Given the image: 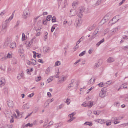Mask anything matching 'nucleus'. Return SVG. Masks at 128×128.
<instances>
[{"instance_id":"1","label":"nucleus","mask_w":128,"mask_h":128,"mask_svg":"<svg viewBox=\"0 0 128 128\" xmlns=\"http://www.w3.org/2000/svg\"><path fill=\"white\" fill-rule=\"evenodd\" d=\"M14 13H13L11 16L9 17L8 20H6L5 21V23L3 24L2 25V29L0 32V34L3 35L5 34L7 29V24L10 22L13 18Z\"/></svg>"},{"instance_id":"2","label":"nucleus","mask_w":128,"mask_h":128,"mask_svg":"<svg viewBox=\"0 0 128 128\" xmlns=\"http://www.w3.org/2000/svg\"><path fill=\"white\" fill-rule=\"evenodd\" d=\"M30 10L29 8H26L24 11L22 16L23 18L26 19L30 16Z\"/></svg>"},{"instance_id":"3","label":"nucleus","mask_w":128,"mask_h":128,"mask_svg":"<svg viewBox=\"0 0 128 128\" xmlns=\"http://www.w3.org/2000/svg\"><path fill=\"white\" fill-rule=\"evenodd\" d=\"M84 7H81L79 8L77 14L78 16L80 18H81L82 16V13L84 11Z\"/></svg>"},{"instance_id":"4","label":"nucleus","mask_w":128,"mask_h":128,"mask_svg":"<svg viewBox=\"0 0 128 128\" xmlns=\"http://www.w3.org/2000/svg\"><path fill=\"white\" fill-rule=\"evenodd\" d=\"M111 16V15L110 14H107L106 15L104 16L103 19L102 20L101 22H103V23H104V22H105L108 20H109Z\"/></svg>"},{"instance_id":"5","label":"nucleus","mask_w":128,"mask_h":128,"mask_svg":"<svg viewBox=\"0 0 128 128\" xmlns=\"http://www.w3.org/2000/svg\"><path fill=\"white\" fill-rule=\"evenodd\" d=\"M106 92L105 90H104L103 88L101 90L100 92L99 93V96L101 98H104L106 96Z\"/></svg>"},{"instance_id":"6","label":"nucleus","mask_w":128,"mask_h":128,"mask_svg":"<svg viewBox=\"0 0 128 128\" xmlns=\"http://www.w3.org/2000/svg\"><path fill=\"white\" fill-rule=\"evenodd\" d=\"M76 14V10L74 9H71L70 11L68 14L70 16H75Z\"/></svg>"},{"instance_id":"7","label":"nucleus","mask_w":128,"mask_h":128,"mask_svg":"<svg viewBox=\"0 0 128 128\" xmlns=\"http://www.w3.org/2000/svg\"><path fill=\"white\" fill-rule=\"evenodd\" d=\"M128 88V85L126 83L124 84L121 85L120 87V88L118 89L117 90L118 91L120 89Z\"/></svg>"},{"instance_id":"8","label":"nucleus","mask_w":128,"mask_h":128,"mask_svg":"<svg viewBox=\"0 0 128 128\" xmlns=\"http://www.w3.org/2000/svg\"><path fill=\"white\" fill-rule=\"evenodd\" d=\"M94 121L96 122H97L100 124H105L106 123V122L105 120H102V119L96 120H94Z\"/></svg>"},{"instance_id":"9","label":"nucleus","mask_w":128,"mask_h":128,"mask_svg":"<svg viewBox=\"0 0 128 128\" xmlns=\"http://www.w3.org/2000/svg\"><path fill=\"white\" fill-rule=\"evenodd\" d=\"M96 80L94 77L92 78L89 80L88 83V84H93L94 83Z\"/></svg>"},{"instance_id":"10","label":"nucleus","mask_w":128,"mask_h":128,"mask_svg":"<svg viewBox=\"0 0 128 128\" xmlns=\"http://www.w3.org/2000/svg\"><path fill=\"white\" fill-rule=\"evenodd\" d=\"M5 81L4 79L3 78H1L0 79V87L2 86H4L5 84Z\"/></svg>"},{"instance_id":"11","label":"nucleus","mask_w":128,"mask_h":128,"mask_svg":"<svg viewBox=\"0 0 128 128\" xmlns=\"http://www.w3.org/2000/svg\"><path fill=\"white\" fill-rule=\"evenodd\" d=\"M65 79L66 78L65 76L64 75H62L60 77V80L58 82V83H60V82H63Z\"/></svg>"},{"instance_id":"12","label":"nucleus","mask_w":128,"mask_h":128,"mask_svg":"<svg viewBox=\"0 0 128 128\" xmlns=\"http://www.w3.org/2000/svg\"><path fill=\"white\" fill-rule=\"evenodd\" d=\"M119 20L118 16H116L114 17L113 18H112V21H114L113 22H112V24L115 23L116 22H117Z\"/></svg>"},{"instance_id":"13","label":"nucleus","mask_w":128,"mask_h":128,"mask_svg":"<svg viewBox=\"0 0 128 128\" xmlns=\"http://www.w3.org/2000/svg\"><path fill=\"white\" fill-rule=\"evenodd\" d=\"M10 41L8 40L7 39L5 41L4 44L3 45V47L5 48L6 46H7L10 44Z\"/></svg>"},{"instance_id":"14","label":"nucleus","mask_w":128,"mask_h":128,"mask_svg":"<svg viewBox=\"0 0 128 128\" xmlns=\"http://www.w3.org/2000/svg\"><path fill=\"white\" fill-rule=\"evenodd\" d=\"M7 104L8 106L11 108H12L13 106V103L12 101H9L7 102Z\"/></svg>"},{"instance_id":"15","label":"nucleus","mask_w":128,"mask_h":128,"mask_svg":"<svg viewBox=\"0 0 128 128\" xmlns=\"http://www.w3.org/2000/svg\"><path fill=\"white\" fill-rule=\"evenodd\" d=\"M84 124L85 126H86L88 125L89 126H90L92 125V122H86Z\"/></svg>"},{"instance_id":"16","label":"nucleus","mask_w":128,"mask_h":128,"mask_svg":"<svg viewBox=\"0 0 128 128\" xmlns=\"http://www.w3.org/2000/svg\"><path fill=\"white\" fill-rule=\"evenodd\" d=\"M16 44L14 42H12L10 45V47L12 48H15L16 46Z\"/></svg>"},{"instance_id":"17","label":"nucleus","mask_w":128,"mask_h":128,"mask_svg":"<svg viewBox=\"0 0 128 128\" xmlns=\"http://www.w3.org/2000/svg\"><path fill=\"white\" fill-rule=\"evenodd\" d=\"M71 82V83L69 84L68 87L67 88V89L68 90H69L71 87L72 86H74L73 83L74 82V80H72Z\"/></svg>"},{"instance_id":"18","label":"nucleus","mask_w":128,"mask_h":128,"mask_svg":"<svg viewBox=\"0 0 128 128\" xmlns=\"http://www.w3.org/2000/svg\"><path fill=\"white\" fill-rule=\"evenodd\" d=\"M50 48L48 47H44L43 48V50L44 51L47 52L50 50Z\"/></svg>"},{"instance_id":"19","label":"nucleus","mask_w":128,"mask_h":128,"mask_svg":"<svg viewBox=\"0 0 128 128\" xmlns=\"http://www.w3.org/2000/svg\"><path fill=\"white\" fill-rule=\"evenodd\" d=\"M24 74L22 73L20 74H18L17 76V78L18 80H20L21 79V78H22L23 77Z\"/></svg>"},{"instance_id":"20","label":"nucleus","mask_w":128,"mask_h":128,"mask_svg":"<svg viewBox=\"0 0 128 128\" xmlns=\"http://www.w3.org/2000/svg\"><path fill=\"white\" fill-rule=\"evenodd\" d=\"M84 38V36H82L81 38H80L76 42V45L78 44L80 42H81Z\"/></svg>"},{"instance_id":"21","label":"nucleus","mask_w":128,"mask_h":128,"mask_svg":"<svg viewBox=\"0 0 128 128\" xmlns=\"http://www.w3.org/2000/svg\"><path fill=\"white\" fill-rule=\"evenodd\" d=\"M38 107H36L34 108L33 111L32 112L34 113H36L38 110Z\"/></svg>"},{"instance_id":"22","label":"nucleus","mask_w":128,"mask_h":128,"mask_svg":"<svg viewBox=\"0 0 128 128\" xmlns=\"http://www.w3.org/2000/svg\"><path fill=\"white\" fill-rule=\"evenodd\" d=\"M12 54L11 52H10L9 53H8L7 54V55L6 56V58H11L12 57Z\"/></svg>"},{"instance_id":"23","label":"nucleus","mask_w":128,"mask_h":128,"mask_svg":"<svg viewBox=\"0 0 128 128\" xmlns=\"http://www.w3.org/2000/svg\"><path fill=\"white\" fill-rule=\"evenodd\" d=\"M76 24L78 26L80 25V24L81 22V21L80 20V19H78L76 21Z\"/></svg>"},{"instance_id":"24","label":"nucleus","mask_w":128,"mask_h":128,"mask_svg":"<svg viewBox=\"0 0 128 128\" xmlns=\"http://www.w3.org/2000/svg\"><path fill=\"white\" fill-rule=\"evenodd\" d=\"M104 0H98L96 2V5L95 6L98 5L102 2Z\"/></svg>"},{"instance_id":"25","label":"nucleus","mask_w":128,"mask_h":128,"mask_svg":"<svg viewBox=\"0 0 128 128\" xmlns=\"http://www.w3.org/2000/svg\"><path fill=\"white\" fill-rule=\"evenodd\" d=\"M96 35V34L94 33V32H93L92 34V35L91 38L89 39V40L90 41H91L92 40L94 39L95 37V35Z\"/></svg>"},{"instance_id":"26","label":"nucleus","mask_w":128,"mask_h":128,"mask_svg":"<svg viewBox=\"0 0 128 128\" xmlns=\"http://www.w3.org/2000/svg\"><path fill=\"white\" fill-rule=\"evenodd\" d=\"M68 117L70 118V119L68 120V122H71L75 118V117H71V116H68Z\"/></svg>"},{"instance_id":"27","label":"nucleus","mask_w":128,"mask_h":128,"mask_svg":"<svg viewBox=\"0 0 128 128\" xmlns=\"http://www.w3.org/2000/svg\"><path fill=\"white\" fill-rule=\"evenodd\" d=\"M68 117L70 118V119L68 120V122H71L75 118V117H71V116H68Z\"/></svg>"},{"instance_id":"28","label":"nucleus","mask_w":128,"mask_h":128,"mask_svg":"<svg viewBox=\"0 0 128 128\" xmlns=\"http://www.w3.org/2000/svg\"><path fill=\"white\" fill-rule=\"evenodd\" d=\"M13 126L12 124L9 125L8 124H6L4 126V128H12Z\"/></svg>"},{"instance_id":"29","label":"nucleus","mask_w":128,"mask_h":128,"mask_svg":"<svg viewBox=\"0 0 128 128\" xmlns=\"http://www.w3.org/2000/svg\"><path fill=\"white\" fill-rule=\"evenodd\" d=\"M29 108V107H27V104H25L24 105L22 106V108L23 109H28Z\"/></svg>"},{"instance_id":"30","label":"nucleus","mask_w":128,"mask_h":128,"mask_svg":"<svg viewBox=\"0 0 128 128\" xmlns=\"http://www.w3.org/2000/svg\"><path fill=\"white\" fill-rule=\"evenodd\" d=\"M99 62H98L97 63H95V65L94 66V69H96L98 67H99Z\"/></svg>"},{"instance_id":"31","label":"nucleus","mask_w":128,"mask_h":128,"mask_svg":"<svg viewBox=\"0 0 128 128\" xmlns=\"http://www.w3.org/2000/svg\"><path fill=\"white\" fill-rule=\"evenodd\" d=\"M78 3L79 2L77 1H76L72 3L73 6H74L78 5Z\"/></svg>"},{"instance_id":"32","label":"nucleus","mask_w":128,"mask_h":128,"mask_svg":"<svg viewBox=\"0 0 128 128\" xmlns=\"http://www.w3.org/2000/svg\"><path fill=\"white\" fill-rule=\"evenodd\" d=\"M95 25L94 24L92 26L88 28V30L90 31L92 30L94 28L95 26Z\"/></svg>"},{"instance_id":"33","label":"nucleus","mask_w":128,"mask_h":128,"mask_svg":"<svg viewBox=\"0 0 128 128\" xmlns=\"http://www.w3.org/2000/svg\"><path fill=\"white\" fill-rule=\"evenodd\" d=\"M51 68L50 67H48L47 69H46V73L47 74H48L49 72H50Z\"/></svg>"},{"instance_id":"34","label":"nucleus","mask_w":128,"mask_h":128,"mask_svg":"<svg viewBox=\"0 0 128 128\" xmlns=\"http://www.w3.org/2000/svg\"><path fill=\"white\" fill-rule=\"evenodd\" d=\"M52 16L51 15H48L46 17V19L47 20L50 21V18H52Z\"/></svg>"},{"instance_id":"35","label":"nucleus","mask_w":128,"mask_h":128,"mask_svg":"<svg viewBox=\"0 0 128 128\" xmlns=\"http://www.w3.org/2000/svg\"><path fill=\"white\" fill-rule=\"evenodd\" d=\"M53 77L52 76H50L49 78H48L47 80L48 81V83H49L53 80Z\"/></svg>"},{"instance_id":"36","label":"nucleus","mask_w":128,"mask_h":128,"mask_svg":"<svg viewBox=\"0 0 128 128\" xmlns=\"http://www.w3.org/2000/svg\"><path fill=\"white\" fill-rule=\"evenodd\" d=\"M114 106L116 107H118L120 106V104L118 102H116L114 103Z\"/></svg>"},{"instance_id":"37","label":"nucleus","mask_w":128,"mask_h":128,"mask_svg":"<svg viewBox=\"0 0 128 128\" xmlns=\"http://www.w3.org/2000/svg\"><path fill=\"white\" fill-rule=\"evenodd\" d=\"M60 62L58 61L55 62L54 66H58L60 65Z\"/></svg>"},{"instance_id":"38","label":"nucleus","mask_w":128,"mask_h":128,"mask_svg":"<svg viewBox=\"0 0 128 128\" xmlns=\"http://www.w3.org/2000/svg\"><path fill=\"white\" fill-rule=\"evenodd\" d=\"M31 63L32 64L34 65L36 64V60L33 59L31 60Z\"/></svg>"},{"instance_id":"39","label":"nucleus","mask_w":128,"mask_h":128,"mask_svg":"<svg viewBox=\"0 0 128 128\" xmlns=\"http://www.w3.org/2000/svg\"><path fill=\"white\" fill-rule=\"evenodd\" d=\"M120 28L119 27H118L116 28H114L112 30V32H115L117 31Z\"/></svg>"},{"instance_id":"40","label":"nucleus","mask_w":128,"mask_h":128,"mask_svg":"<svg viewBox=\"0 0 128 128\" xmlns=\"http://www.w3.org/2000/svg\"><path fill=\"white\" fill-rule=\"evenodd\" d=\"M86 53V51L85 50L84 51H83V52H82L81 53H80L79 54V56H84V54H85Z\"/></svg>"},{"instance_id":"41","label":"nucleus","mask_w":128,"mask_h":128,"mask_svg":"<svg viewBox=\"0 0 128 128\" xmlns=\"http://www.w3.org/2000/svg\"><path fill=\"white\" fill-rule=\"evenodd\" d=\"M62 125V123H60L58 124H56V127L58 128L61 126Z\"/></svg>"},{"instance_id":"42","label":"nucleus","mask_w":128,"mask_h":128,"mask_svg":"<svg viewBox=\"0 0 128 128\" xmlns=\"http://www.w3.org/2000/svg\"><path fill=\"white\" fill-rule=\"evenodd\" d=\"M93 104V102L92 101H90V103L88 105V107L89 108L91 107Z\"/></svg>"},{"instance_id":"43","label":"nucleus","mask_w":128,"mask_h":128,"mask_svg":"<svg viewBox=\"0 0 128 128\" xmlns=\"http://www.w3.org/2000/svg\"><path fill=\"white\" fill-rule=\"evenodd\" d=\"M112 58L111 57H109L108 58L107 60V62H112Z\"/></svg>"},{"instance_id":"44","label":"nucleus","mask_w":128,"mask_h":128,"mask_svg":"<svg viewBox=\"0 0 128 128\" xmlns=\"http://www.w3.org/2000/svg\"><path fill=\"white\" fill-rule=\"evenodd\" d=\"M52 22H55L56 21V20L55 16H53L52 19Z\"/></svg>"},{"instance_id":"45","label":"nucleus","mask_w":128,"mask_h":128,"mask_svg":"<svg viewBox=\"0 0 128 128\" xmlns=\"http://www.w3.org/2000/svg\"><path fill=\"white\" fill-rule=\"evenodd\" d=\"M33 126V124H30V123H29L27 124H26L25 125V126H29L30 127H32Z\"/></svg>"},{"instance_id":"46","label":"nucleus","mask_w":128,"mask_h":128,"mask_svg":"<svg viewBox=\"0 0 128 128\" xmlns=\"http://www.w3.org/2000/svg\"><path fill=\"white\" fill-rule=\"evenodd\" d=\"M6 13V12L5 10H4L0 14V16L2 17V16H3Z\"/></svg>"},{"instance_id":"47","label":"nucleus","mask_w":128,"mask_h":128,"mask_svg":"<svg viewBox=\"0 0 128 128\" xmlns=\"http://www.w3.org/2000/svg\"><path fill=\"white\" fill-rule=\"evenodd\" d=\"M16 112L17 113V115H18V116H17L16 115V114H15V116L16 117V118H19V113L18 112V110H16Z\"/></svg>"},{"instance_id":"48","label":"nucleus","mask_w":128,"mask_h":128,"mask_svg":"<svg viewBox=\"0 0 128 128\" xmlns=\"http://www.w3.org/2000/svg\"><path fill=\"white\" fill-rule=\"evenodd\" d=\"M70 99L67 98L66 101V103L67 104H69L70 103Z\"/></svg>"},{"instance_id":"49","label":"nucleus","mask_w":128,"mask_h":128,"mask_svg":"<svg viewBox=\"0 0 128 128\" xmlns=\"http://www.w3.org/2000/svg\"><path fill=\"white\" fill-rule=\"evenodd\" d=\"M106 124L107 126H108L111 124V122H107V121H106Z\"/></svg>"},{"instance_id":"50","label":"nucleus","mask_w":128,"mask_h":128,"mask_svg":"<svg viewBox=\"0 0 128 128\" xmlns=\"http://www.w3.org/2000/svg\"><path fill=\"white\" fill-rule=\"evenodd\" d=\"M93 113L94 114H96V115H98L99 114L100 112H97L96 111H94L93 112Z\"/></svg>"},{"instance_id":"51","label":"nucleus","mask_w":128,"mask_h":128,"mask_svg":"<svg viewBox=\"0 0 128 128\" xmlns=\"http://www.w3.org/2000/svg\"><path fill=\"white\" fill-rule=\"evenodd\" d=\"M6 59V56H4V57L1 58L0 59V60L1 61H3Z\"/></svg>"},{"instance_id":"52","label":"nucleus","mask_w":128,"mask_h":128,"mask_svg":"<svg viewBox=\"0 0 128 128\" xmlns=\"http://www.w3.org/2000/svg\"><path fill=\"white\" fill-rule=\"evenodd\" d=\"M99 32V30L98 28H96L94 31V33L96 34H97V33Z\"/></svg>"},{"instance_id":"53","label":"nucleus","mask_w":128,"mask_h":128,"mask_svg":"<svg viewBox=\"0 0 128 128\" xmlns=\"http://www.w3.org/2000/svg\"><path fill=\"white\" fill-rule=\"evenodd\" d=\"M98 85L100 87H102L103 86V84L102 82H100V84H98Z\"/></svg>"},{"instance_id":"54","label":"nucleus","mask_w":128,"mask_h":128,"mask_svg":"<svg viewBox=\"0 0 128 128\" xmlns=\"http://www.w3.org/2000/svg\"><path fill=\"white\" fill-rule=\"evenodd\" d=\"M59 73L58 72L57 73H56V74L55 75V76L56 78H58L59 77Z\"/></svg>"},{"instance_id":"55","label":"nucleus","mask_w":128,"mask_h":128,"mask_svg":"<svg viewBox=\"0 0 128 128\" xmlns=\"http://www.w3.org/2000/svg\"><path fill=\"white\" fill-rule=\"evenodd\" d=\"M53 122L52 121H50L48 124V126H51L53 124Z\"/></svg>"},{"instance_id":"56","label":"nucleus","mask_w":128,"mask_h":128,"mask_svg":"<svg viewBox=\"0 0 128 128\" xmlns=\"http://www.w3.org/2000/svg\"><path fill=\"white\" fill-rule=\"evenodd\" d=\"M92 113V112L90 110H88V115L89 116L91 115Z\"/></svg>"},{"instance_id":"57","label":"nucleus","mask_w":128,"mask_h":128,"mask_svg":"<svg viewBox=\"0 0 128 128\" xmlns=\"http://www.w3.org/2000/svg\"><path fill=\"white\" fill-rule=\"evenodd\" d=\"M82 106L86 107V106L88 105L85 102H84L82 104Z\"/></svg>"},{"instance_id":"58","label":"nucleus","mask_w":128,"mask_h":128,"mask_svg":"<svg viewBox=\"0 0 128 128\" xmlns=\"http://www.w3.org/2000/svg\"><path fill=\"white\" fill-rule=\"evenodd\" d=\"M18 52L20 53H22L23 52L24 50L22 49H19L18 50Z\"/></svg>"},{"instance_id":"59","label":"nucleus","mask_w":128,"mask_h":128,"mask_svg":"<svg viewBox=\"0 0 128 128\" xmlns=\"http://www.w3.org/2000/svg\"><path fill=\"white\" fill-rule=\"evenodd\" d=\"M47 20H43V23L45 25H46V23L47 22Z\"/></svg>"},{"instance_id":"60","label":"nucleus","mask_w":128,"mask_h":128,"mask_svg":"<svg viewBox=\"0 0 128 128\" xmlns=\"http://www.w3.org/2000/svg\"><path fill=\"white\" fill-rule=\"evenodd\" d=\"M76 113L75 112H73L72 113L68 115V116H71V117H73V116L75 115Z\"/></svg>"},{"instance_id":"61","label":"nucleus","mask_w":128,"mask_h":128,"mask_svg":"<svg viewBox=\"0 0 128 128\" xmlns=\"http://www.w3.org/2000/svg\"><path fill=\"white\" fill-rule=\"evenodd\" d=\"M25 35L24 33L22 34V40H25Z\"/></svg>"},{"instance_id":"62","label":"nucleus","mask_w":128,"mask_h":128,"mask_svg":"<svg viewBox=\"0 0 128 128\" xmlns=\"http://www.w3.org/2000/svg\"><path fill=\"white\" fill-rule=\"evenodd\" d=\"M123 38L124 39H128V36H123Z\"/></svg>"},{"instance_id":"63","label":"nucleus","mask_w":128,"mask_h":128,"mask_svg":"<svg viewBox=\"0 0 128 128\" xmlns=\"http://www.w3.org/2000/svg\"><path fill=\"white\" fill-rule=\"evenodd\" d=\"M112 82V81L111 80H110L107 82L106 84H107L108 85H109L110 84H111Z\"/></svg>"},{"instance_id":"64","label":"nucleus","mask_w":128,"mask_h":128,"mask_svg":"<svg viewBox=\"0 0 128 128\" xmlns=\"http://www.w3.org/2000/svg\"><path fill=\"white\" fill-rule=\"evenodd\" d=\"M34 95V93H32V94H30L28 96L29 98L32 97Z\"/></svg>"}]
</instances>
